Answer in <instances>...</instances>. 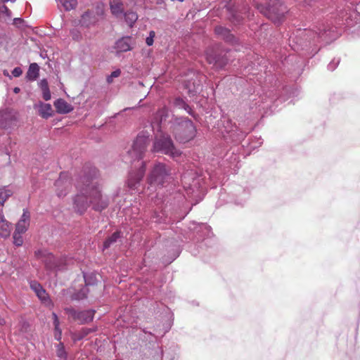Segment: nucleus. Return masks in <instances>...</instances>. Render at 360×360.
Here are the masks:
<instances>
[{"instance_id": "1", "label": "nucleus", "mask_w": 360, "mask_h": 360, "mask_svg": "<svg viewBox=\"0 0 360 360\" xmlns=\"http://www.w3.org/2000/svg\"><path fill=\"white\" fill-rule=\"evenodd\" d=\"M78 191L74 199L75 208L82 214L92 204L95 210L101 211L107 207V200L102 198L97 182L88 176H82L77 184Z\"/></svg>"}, {"instance_id": "2", "label": "nucleus", "mask_w": 360, "mask_h": 360, "mask_svg": "<svg viewBox=\"0 0 360 360\" xmlns=\"http://www.w3.org/2000/svg\"><path fill=\"white\" fill-rule=\"evenodd\" d=\"M171 128L175 139L180 143H187L196 136V127L188 118L176 120Z\"/></svg>"}, {"instance_id": "3", "label": "nucleus", "mask_w": 360, "mask_h": 360, "mask_svg": "<svg viewBox=\"0 0 360 360\" xmlns=\"http://www.w3.org/2000/svg\"><path fill=\"white\" fill-rule=\"evenodd\" d=\"M256 7L261 13L275 23L280 22L286 13L285 6L279 0H270L266 5L257 4Z\"/></svg>"}, {"instance_id": "4", "label": "nucleus", "mask_w": 360, "mask_h": 360, "mask_svg": "<svg viewBox=\"0 0 360 360\" xmlns=\"http://www.w3.org/2000/svg\"><path fill=\"white\" fill-rule=\"evenodd\" d=\"M153 151L162 153L169 155L173 158H178L181 154V153L174 146L170 136L163 134L155 136V139L153 143Z\"/></svg>"}, {"instance_id": "5", "label": "nucleus", "mask_w": 360, "mask_h": 360, "mask_svg": "<svg viewBox=\"0 0 360 360\" xmlns=\"http://www.w3.org/2000/svg\"><path fill=\"white\" fill-rule=\"evenodd\" d=\"M171 169L163 163H157L151 170L147 181L150 185L163 186L170 179Z\"/></svg>"}, {"instance_id": "6", "label": "nucleus", "mask_w": 360, "mask_h": 360, "mask_svg": "<svg viewBox=\"0 0 360 360\" xmlns=\"http://www.w3.org/2000/svg\"><path fill=\"white\" fill-rule=\"evenodd\" d=\"M36 255L42 259L46 268L51 271L62 270L67 264V259L65 257H56L51 253H46L41 251L37 252Z\"/></svg>"}, {"instance_id": "7", "label": "nucleus", "mask_w": 360, "mask_h": 360, "mask_svg": "<svg viewBox=\"0 0 360 360\" xmlns=\"http://www.w3.org/2000/svg\"><path fill=\"white\" fill-rule=\"evenodd\" d=\"M149 143L150 139L148 136L138 135L133 143L132 148L128 152V155L134 160L141 159Z\"/></svg>"}, {"instance_id": "8", "label": "nucleus", "mask_w": 360, "mask_h": 360, "mask_svg": "<svg viewBox=\"0 0 360 360\" xmlns=\"http://www.w3.org/2000/svg\"><path fill=\"white\" fill-rule=\"evenodd\" d=\"M66 314L77 321L80 324L87 323L93 320L95 311L94 310H84L82 311H77L72 308L65 309Z\"/></svg>"}, {"instance_id": "9", "label": "nucleus", "mask_w": 360, "mask_h": 360, "mask_svg": "<svg viewBox=\"0 0 360 360\" xmlns=\"http://www.w3.org/2000/svg\"><path fill=\"white\" fill-rule=\"evenodd\" d=\"M56 193L58 197L65 196L71 188V181L67 174L61 173L55 182Z\"/></svg>"}, {"instance_id": "10", "label": "nucleus", "mask_w": 360, "mask_h": 360, "mask_svg": "<svg viewBox=\"0 0 360 360\" xmlns=\"http://www.w3.org/2000/svg\"><path fill=\"white\" fill-rule=\"evenodd\" d=\"M205 54L207 63L216 68H223L227 64L228 59L217 53L214 49H208Z\"/></svg>"}, {"instance_id": "11", "label": "nucleus", "mask_w": 360, "mask_h": 360, "mask_svg": "<svg viewBox=\"0 0 360 360\" xmlns=\"http://www.w3.org/2000/svg\"><path fill=\"white\" fill-rule=\"evenodd\" d=\"M146 171V165L143 162L140 163V167L136 173L131 172L127 181L128 186L134 189L143 179Z\"/></svg>"}, {"instance_id": "12", "label": "nucleus", "mask_w": 360, "mask_h": 360, "mask_svg": "<svg viewBox=\"0 0 360 360\" xmlns=\"http://www.w3.org/2000/svg\"><path fill=\"white\" fill-rule=\"evenodd\" d=\"M30 214L27 210H24L23 214L16 224L15 231L20 233H25L30 226Z\"/></svg>"}, {"instance_id": "13", "label": "nucleus", "mask_w": 360, "mask_h": 360, "mask_svg": "<svg viewBox=\"0 0 360 360\" xmlns=\"http://www.w3.org/2000/svg\"><path fill=\"white\" fill-rule=\"evenodd\" d=\"M11 224L4 217L2 210H0V236L7 238L10 236Z\"/></svg>"}, {"instance_id": "14", "label": "nucleus", "mask_w": 360, "mask_h": 360, "mask_svg": "<svg viewBox=\"0 0 360 360\" xmlns=\"http://www.w3.org/2000/svg\"><path fill=\"white\" fill-rule=\"evenodd\" d=\"M53 104L57 112L60 114H66L73 110L71 105L62 98L57 99Z\"/></svg>"}, {"instance_id": "15", "label": "nucleus", "mask_w": 360, "mask_h": 360, "mask_svg": "<svg viewBox=\"0 0 360 360\" xmlns=\"http://www.w3.org/2000/svg\"><path fill=\"white\" fill-rule=\"evenodd\" d=\"M214 32L217 35L221 37L226 41L232 44L235 42V37L230 32L229 30L221 26H217L215 27Z\"/></svg>"}, {"instance_id": "16", "label": "nucleus", "mask_w": 360, "mask_h": 360, "mask_svg": "<svg viewBox=\"0 0 360 360\" xmlns=\"http://www.w3.org/2000/svg\"><path fill=\"white\" fill-rule=\"evenodd\" d=\"M110 8L112 15L119 16L124 12V4L122 0H110Z\"/></svg>"}, {"instance_id": "17", "label": "nucleus", "mask_w": 360, "mask_h": 360, "mask_svg": "<svg viewBox=\"0 0 360 360\" xmlns=\"http://www.w3.org/2000/svg\"><path fill=\"white\" fill-rule=\"evenodd\" d=\"M131 37H123L117 41L115 44L116 49L120 52H126L131 49Z\"/></svg>"}, {"instance_id": "18", "label": "nucleus", "mask_w": 360, "mask_h": 360, "mask_svg": "<svg viewBox=\"0 0 360 360\" xmlns=\"http://www.w3.org/2000/svg\"><path fill=\"white\" fill-rule=\"evenodd\" d=\"M96 21L95 15L92 11H86L81 17L80 23L82 26L89 27Z\"/></svg>"}, {"instance_id": "19", "label": "nucleus", "mask_w": 360, "mask_h": 360, "mask_svg": "<svg viewBox=\"0 0 360 360\" xmlns=\"http://www.w3.org/2000/svg\"><path fill=\"white\" fill-rule=\"evenodd\" d=\"M31 288L35 292L37 297L42 301H46L48 295L46 292V290L42 288V286L37 283V282H32L30 283Z\"/></svg>"}, {"instance_id": "20", "label": "nucleus", "mask_w": 360, "mask_h": 360, "mask_svg": "<svg viewBox=\"0 0 360 360\" xmlns=\"http://www.w3.org/2000/svg\"><path fill=\"white\" fill-rule=\"evenodd\" d=\"M39 75V66L35 63H31L27 72V78L30 81H34L38 78Z\"/></svg>"}, {"instance_id": "21", "label": "nucleus", "mask_w": 360, "mask_h": 360, "mask_svg": "<svg viewBox=\"0 0 360 360\" xmlns=\"http://www.w3.org/2000/svg\"><path fill=\"white\" fill-rule=\"evenodd\" d=\"M39 115L45 119L49 118L53 115V110L51 104L40 103L39 109Z\"/></svg>"}, {"instance_id": "22", "label": "nucleus", "mask_w": 360, "mask_h": 360, "mask_svg": "<svg viewBox=\"0 0 360 360\" xmlns=\"http://www.w3.org/2000/svg\"><path fill=\"white\" fill-rule=\"evenodd\" d=\"M13 195V191L6 188H0V205L4 206L5 202Z\"/></svg>"}, {"instance_id": "23", "label": "nucleus", "mask_w": 360, "mask_h": 360, "mask_svg": "<svg viewBox=\"0 0 360 360\" xmlns=\"http://www.w3.org/2000/svg\"><path fill=\"white\" fill-rule=\"evenodd\" d=\"M124 19L128 25L132 27L134 23L137 20L138 15L134 11H128L124 15Z\"/></svg>"}, {"instance_id": "24", "label": "nucleus", "mask_w": 360, "mask_h": 360, "mask_svg": "<svg viewBox=\"0 0 360 360\" xmlns=\"http://www.w3.org/2000/svg\"><path fill=\"white\" fill-rule=\"evenodd\" d=\"M120 237V231H115L113 233L112 236L105 240L103 243L104 248H108L112 243H115Z\"/></svg>"}, {"instance_id": "25", "label": "nucleus", "mask_w": 360, "mask_h": 360, "mask_svg": "<svg viewBox=\"0 0 360 360\" xmlns=\"http://www.w3.org/2000/svg\"><path fill=\"white\" fill-rule=\"evenodd\" d=\"M89 278H85V283H86V286L85 288H84L79 294H81V295H78L77 298L79 299H83V298H85L86 297V292H90V288H89V286L91 285L92 286V290H94V284L93 283H91L90 281H89Z\"/></svg>"}, {"instance_id": "26", "label": "nucleus", "mask_w": 360, "mask_h": 360, "mask_svg": "<svg viewBox=\"0 0 360 360\" xmlns=\"http://www.w3.org/2000/svg\"><path fill=\"white\" fill-rule=\"evenodd\" d=\"M22 233L15 231L13 233V243L16 246H21L23 243Z\"/></svg>"}, {"instance_id": "27", "label": "nucleus", "mask_w": 360, "mask_h": 360, "mask_svg": "<svg viewBox=\"0 0 360 360\" xmlns=\"http://www.w3.org/2000/svg\"><path fill=\"white\" fill-rule=\"evenodd\" d=\"M63 4L66 10H71L75 8L77 5V1L70 0L68 1V0H65Z\"/></svg>"}, {"instance_id": "28", "label": "nucleus", "mask_w": 360, "mask_h": 360, "mask_svg": "<svg viewBox=\"0 0 360 360\" xmlns=\"http://www.w3.org/2000/svg\"><path fill=\"white\" fill-rule=\"evenodd\" d=\"M121 74V71L120 70H116L115 71H113L110 75H109L108 77H107V82L108 83H112V80H113V78L114 77H117L120 75Z\"/></svg>"}, {"instance_id": "29", "label": "nucleus", "mask_w": 360, "mask_h": 360, "mask_svg": "<svg viewBox=\"0 0 360 360\" xmlns=\"http://www.w3.org/2000/svg\"><path fill=\"white\" fill-rule=\"evenodd\" d=\"M155 36V32L154 31H150L149 33V36L146 39V43L148 46H152L153 44V39Z\"/></svg>"}, {"instance_id": "30", "label": "nucleus", "mask_w": 360, "mask_h": 360, "mask_svg": "<svg viewBox=\"0 0 360 360\" xmlns=\"http://www.w3.org/2000/svg\"><path fill=\"white\" fill-rule=\"evenodd\" d=\"M41 91H42L43 98L45 101H49V100L51 99V92H50L49 88V89H42Z\"/></svg>"}, {"instance_id": "31", "label": "nucleus", "mask_w": 360, "mask_h": 360, "mask_svg": "<svg viewBox=\"0 0 360 360\" xmlns=\"http://www.w3.org/2000/svg\"><path fill=\"white\" fill-rule=\"evenodd\" d=\"M53 324L55 326V330L59 331L60 335L61 334V331L59 330V320L57 315L55 313H53Z\"/></svg>"}, {"instance_id": "32", "label": "nucleus", "mask_w": 360, "mask_h": 360, "mask_svg": "<svg viewBox=\"0 0 360 360\" xmlns=\"http://www.w3.org/2000/svg\"><path fill=\"white\" fill-rule=\"evenodd\" d=\"M22 70L19 67L15 68L12 71V75L15 77H20L22 75Z\"/></svg>"}, {"instance_id": "33", "label": "nucleus", "mask_w": 360, "mask_h": 360, "mask_svg": "<svg viewBox=\"0 0 360 360\" xmlns=\"http://www.w3.org/2000/svg\"><path fill=\"white\" fill-rule=\"evenodd\" d=\"M39 85L41 90L49 88L48 82L46 79H41L40 81V82L39 83Z\"/></svg>"}, {"instance_id": "34", "label": "nucleus", "mask_w": 360, "mask_h": 360, "mask_svg": "<svg viewBox=\"0 0 360 360\" xmlns=\"http://www.w3.org/2000/svg\"><path fill=\"white\" fill-rule=\"evenodd\" d=\"M57 354H58V356L60 357H63L65 355V350H64L63 345L62 344H60L58 345Z\"/></svg>"}, {"instance_id": "35", "label": "nucleus", "mask_w": 360, "mask_h": 360, "mask_svg": "<svg viewBox=\"0 0 360 360\" xmlns=\"http://www.w3.org/2000/svg\"><path fill=\"white\" fill-rule=\"evenodd\" d=\"M0 12L2 13H6L8 16L11 15V11L8 9V8L6 6H2L0 8Z\"/></svg>"}, {"instance_id": "36", "label": "nucleus", "mask_w": 360, "mask_h": 360, "mask_svg": "<svg viewBox=\"0 0 360 360\" xmlns=\"http://www.w3.org/2000/svg\"><path fill=\"white\" fill-rule=\"evenodd\" d=\"M89 330H87V329H84V330H82L83 334H82L81 336H79L77 339H78V340L82 339L83 337H84L85 335H86L89 333Z\"/></svg>"}, {"instance_id": "37", "label": "nucleus", "mask_w": 360, "mask_h": 360, "mask_svg": "<svg viewBox=\"0 0 360 360\" xmlns=\"http://www.w3.org/2000/svg\"><path fill=\"white\" fill-rule=\"evenodd\" d=\"M22 22H23V20H22V19H21V18H15V19H14V23H15V24H20V23H22Z\"/></svg>"}, {"instance_id": "38", "label": "nucleus", "mask_w": 360, "mask_h": 360, "mask_svg": "<svg viewBox=\"0 0 360 360\" xmlns=\"http://www.w3.org/2000/svg\"><path fill=\"white\" fill-rule=\"evenodd\" d=\"M20 89L19 87H15L14 89H13V91L15 93V94H18V92H20Z\"/></svg>"}]
</instances>
